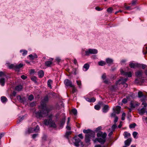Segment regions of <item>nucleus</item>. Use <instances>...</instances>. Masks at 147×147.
<instances>
[{"label": "nucleus", "instance_id": "nucleus-1", "mask_svg": "<svg viewBox=\"0 0 147 147\" xmlns=\"http://www.w3.org/2000/svg\"><path fill=\"white\" fill-rule=\"evenodd\" d=\"M53 109L51 106H48L44 109H41V110L36 112L35 115L37 118H41L45 117L48 115L49 113Z\"/></svg>", "mask_w": 147, "mask_h": 147}, {"label": "nucleus", "instance_id": "nucleus-2", "mask_svg": "<svg viewBox=\"0 0 147 147\" xmlns=\"http://www.w3.org/2000/svg\"><path fill=\"white\" fill-rule=\"evenodd\" d=\"M49 119H45L44 121V124L45 125H49L50 127H55L56 125L55 122L52 120L53 115L51 114L48 116Z\"/></svg>", "mask_w": 147, "mask_h": 147}, {"label": "nucleus", "instance_id": "nucleus-3", "mask_svg": "<svg viewBox=\"0 0 147 147\" xmlns=\"http://www.w3.org/2000/svg\"><path fill=\"white\" fill-rule=\"evenodd\" d=\"M49 98L48 95H46L45 96L43 99L41 100L40 104H41V109H44L47 108L48 106H47V104L49 101Z\"/></svg>", "mask_w": 147, "mask_h": 147}, {"label": "nucleus", "instance_id": "nucleus-4", "mask_svg": "<svg viewBox=\"0 0 147 147\" xmlns=\"http://www.w3.org/2000/svg\"><path fill=\"white\" fill-rule=\"evenodd\" d=\"M98 53L97 50L95 49H89L88 51H85V55L88 56L90 54H96Z\"/></svg>", "mask_w": 147, "mask_h": 147}, {"label": "nucleus", "instance_id": "nucleus-5", "mask_svg": "<svg viewBox=\"0 0 147 147\" xmlns=\"http://www.w3.org/2000/svg\"><path fill=\"white\" fill-rule=\"evenodd\" d=\"M39 130V127L38 125H37L36 127L34 129L32 128H30L29 129L28 131L29 133L32 132L33 130H34L35 132H38Z\"/></svg>", "mask_w": 147, "mask_h": 147}, {"label": "nucleus", "instance_id": "nucleus-6", "mask_svg": "<svg viewBox=\"0 0 147 147\" xmlns=\"http://www.w3.org/2000/svg\"><path fill=\"white\" fill-rule=\"evenodd\" d=\"M146 108L145 107H143L141 109H138V111L139 114L141 115H143L146 112Z\"/></svg>", "mask_w": 147, "mask_h": 147}, {"label": "nucleus", "instance_id": "nucleus-7", "mask_svg": "<svg viewBox=\"0 0 147 147\" xmlns=\"http://www.w3.org/2000/svg\"><path fill=\"white\" fill-rule=\"evenodd\" d=\"M64 82L65 85L67 86L73 87V85L71 81L68 79H66L65 80Z\"/></svg>", "mask_w": 147, "mask_h": 147}, {"label": "nucleus", "instance_id": "nucleus-8", "mask_svg": "<svg viewBox=\"0 0 147 147\" xmlns=\"http://www.w3.org/2000/svg\"><path fill=\"white\" fill-rule=\"evenodd\" d=\"M75 142L74 143L75 145L76 146H79V143L80 140L77 136H75L74 137Z\"/></svg>", "mask_w": 147, "mask_h": 147}, {"label": "nucleus", "instance_id": "nucleus-9", "mask_svg": "<svg viewBox=\"0 0 147 147\" xmlns=\"http://www.w3.org/2000/svg\"><path fill=\"white\" fill-rule=\"evenodd\" d=\"M122 74L124 75L127 76L128 77H130L132 76V74L130 71L127 72H125L123 71L122 70L121 71Z\"/></svg>", "mask_w": 147, "mask_h": 147}, {"label": "nucleus", "instance_id": "nucleus-10", "mask_svg": "<svg viewBox=\"0 0 147 147\" xmlns=\"http://www.w3.org/2000/svg\"><path fill=\"white\" fill-rule=\"evenodd\" d=\"M140 65L139 63H131L129 64V66L131 68L138 67H140Z\"/></svg>", "mask_w": 147, "mask_h": 147}, {"label": "nucleus", "instance_id": "nucleus-11", "mask_svg": "<svg viewBox=\"0 0 147 147\" xmlns=\"http://www.w3.org/2000/svg\"><path fill=\"white\" fill-rule=\"evenodd\" d=\"M96 141H98L99 142L102 144L105 143V142L106 140L105 139H104L103 138L102 139L101 138H96L95 139V141H94V142H96Z\"/></svg>", "mask_w": 147, "mask_h": 147}, {"label": "nucleus", "instance_id": "nucleus-12", "mask_svg": "<svg viewBox=\"0 0 147 147\" xmlns=\"http://www.w3.org/2000/svg\"><path fill=\"white\" fill-rule=\"evenodd\" d=\"M23 66V64L22 63H20L18 65H15L14 69L16 71H19V69L22 67Z\"/></svg>", "mask_w": 147, "mask_h": 147}, {"label": "nucleus", "instance_id": "nucleus-13", "mask_svg": "<svg viewBox=\"0 0 147 147\" xmlns=\"http://www.w3.org/2000/svg\"><path fill=\"white\" fill-rule=\"evenodd\" d=\"M106 61L109 65H110L113 64V60L110 58H107L106 59Z\"/></svg>", "mask_w": 147, "mask_h": 147}, {"label": "nucleus", "instance_id": "nucleus-14", "mask_svg": "<svg viewBox=\"0 0 147 147\" xmlns=\"http://www.w3.org/2000/svg\"><path fill=\"white\" fill-rule=\"evenodd\" d=\"M109 109V106L107 105H105L102 108V111L104 113H107Z\"/></svg>", "mask_w": 147, "mask_h": 147}, {"label": "nucleus", "instance_id": "nucleus-15", "mask_svg": "<svg viewBox=\"0 0 147 147\" xmlns=\"http://www.w3.org/2000/svg\"><path fill=\"white\" fill-rule=\"evenodd\" d=\"M23 89V86L21 85H19L16 86L15 88V90L18 91H21Z\"/></svg>", "mask_w": 147, "mask_h": 147}, {"label": "nucleus", "instance_id": "nucleus-16", "mask_svg": "<svg viewBox=\"0 0 147 147\" xmlns=\"http://www.w3.org/2000/svg\"><path fill=\"white\" fill-rule=\"evenodd\" d=\"M135 75L137 78H142V71H138L136 72Z\"/></svg>", "mask_w": 147, "mask_h": 147}, {"label": "nucleus", "instance_id": "nucleus-17", "mask_svg": "<svg viewBox=\"0 0 147 147\" xmlns=\"http://www.w3.org/2000/svg\"><path fill=\"white\" fill-rule=\"evenodd\" d=\"M117 85L118 84H117L116 83L115 85L112 86L110 88L111 90L114 91L117 90Z\"/></svg>", "mask_w": 147, "mask_h": 147}, {"label": "nucleus", "instance_id": "nucleus-18", "mask_svg": "<svg viewBox=\"0 0 147 147\" xmlns=\"http://www.w3.org/2000/svg\"><path fill=\"white\" fill-rule=\"evenodd\" d=\"M52 61L53 60V59H51ZM52 61H47L45 62V65L48 67H51V65L52 64Z\"/></svg>", "mask_w": 147, "mask_h": 147}, {"label": "nucleus", "instance_id": "nucleus-19", "mask_svg": "<svg viewBox=\"0 0 147 147\" xmlns=\"http://www.w3.org/2000/svg\"><path fill=\"white\" fill-rule=\"evenodd\" d=\"M38 75L40 78H42L44 76V72L42 70L39 71L38 73Z\"/></svg>", "mask_w": 147, "mask_h": 147}, {"label": "nucleus", "instance_id": "nucleus-20", "mask_svg": "<svg viewBox=\"0 0 147 147\" xmlns=\"http://www.w3.org/2000/svg\"><path fill=\"white\" fill-rule=\"evenodd\" d=\"M17 98L19 101L21 102H23L25 100V98L24 97H21L20 95L18 96L17 97Z\"/></svg>", "mask_w": 147, "mask_h": 147}, {"label": "nucleus", "instance_id": "nucleus-21", "mask_svg": "<svg viewBox=\"0 0 147 147\" xmlns=\"http://www.w3.org/2000/svg\"><path fill=\"white\" fill-rule=\"evenodd\" d=\"M121 107L119 106H117L115 109H113V110L116 111V113L117 114H119L120 111Z\"/></svg>", "mask_w": 147, "mask_h": 147}, {"label": "nucleus", "instance_id": "nucleus-22", "mask_svg": "<svg viewBox=\"0 0 147 147\" xmlns=\"http://www.w3.org/2000/svg\"><path fill=\"white\" fill-rule=\"evenodd\" d=\"M123 78H121L119 79L116 82V84H123L125 83V82H124V80H123Z\"/></svg>", "mask_w": 147, "mask_h": 147}, {"label": "nucleus", "instance_id": "nucleus-23", "mask_svg": "<svg viewBox=\"0 0 147 147\" xmlns=\"http://www.w3.org/2000/svg\"><path fill=\"white\" fill-rule=\"evenodd\" d=\"M131 138H128L127 140L125 141V144L126 146H129L131 142Z\"/></svg>", "mask_w": 147, "mask_h": 147}, {"label": "nucleus", "instance_id": "nucleus-24", "mask_svg": "<svg viewBox=\"0 0 147 147\" xmlns=\"http://www.w3.org/2000/svg\"><path fill=\"white\" fill-rule=\"evenodd\" d=\"M142 78H137L135 80V83L137 84H139L142 82Z\"/></svg>", "mask_w": 147, "mask_h": 147}, {"label": "nucleus", "instance_id": "nucleus-25", "mask_svg": "<svg viewBox=\"0 0 147 147\" xmlns=\"http://www.w3.org/2000/svg\"><path fill=\"white\" fill-rule=\"evenodd\" d=\"M65 116L64 117L62 118L61 121H60V126L61 127L63 126L65 123Z\"/></svg>", "mask_w": 147, "mask_h": 147}, {"label": "nucleus", "instance_id": "nucleus-26", "mask_svg": "<svg viewBox=\"0 0 147 147\" xmlns=\"http://www.w3.org/2000/svg\"><path fill=\"white\" fill-rule=\"evenodd\" d=\"M91 138L88 135L86 134L85 136V140L86 143L89 142L90 141V138Z\"/></svg>", "mask_w": 147, "mask_h": 147}, {"label": "nucleus", "instance_id": "nucleus-27", "mask_svg": "<svg viewBox=\"0 0 147 147\" xmlns=\"http://www.w3.org/2000/svg\"><path fill=\"white\" fill-rule=\"evenodd\" d=\"M90 137L94 138L95 137V134L94 132L91 130L89 134H87Z\"/></svg>", "mask_w": 147, "mask_h": 147}, {"label": "nucleus", "instance_id": "nucleus-28", "mask_svg": "<svg viewBox=\"0 0 147 147\" xmlns=\"http://www.w3.org/2000/svg\"><path fill=\"white\" fill-rule=\"evenodd\" d=\"M29 56L30 57V59L31 60L34 59H35L37 58L38 57V56L36 54H34V55L30 54L29 55Z\"/></svg>", "mask_w": 147, "mask_h": 147}, {"label": "nucleus", "instance_id": "nucleus-29", "mask_svg": "<svg viewBox=\"0 0 147 147\" xmlns=\"http://www.w3.org/2000/svg\"><path fill=\"white\" fill-rule=\"evenodd\" d=\"M5 83V80L4 78H1L0 79V84L2 86H4Z\"/></svg>", "mask_w": 147, "mask_h": 147}, {"label": "nucleus", "instance_id": "nucleus-30", "mask_svg": "<svg viewBox=\"0 0 147 147\" xmlns=\"http://www.w3.org/2000/svg\"><path fill=\"white\" fill-rule=\"evenodd\" d=\"M1 100L3 103H5L7 101V99L5 97L3 96L1 97Z\"/></svg>", "mask_w": 147, "mask_h": 147}, {"label": "nucleus", "instance_id": "nucleus-31", "mask_svg": "<svg viewBox=\"0 0 147 147\" xmlns=\"http://www.w3.org/2000/svg\"><path fill=\"white\" fill-rule=\"evenodd\" d=\"M89 65L88 63H86L85 64L84 66H83V68L84 69H85V70H84L85 71H87L88 69H89Z\"/></svg>", "mask_w": 147, "mask_h": 147}, {"label": "nucleus", "instance_id": "nucleus-32", "mask_svg": "<svg viewBox=\"0 0 147 147\" xmlns=\"http://www.w3.org/2000/svg\"><path fill=\"white\" fill-rule=\"evenodd\" d=\"M52 81L51 80H49L47 82V85L50 89H52L51 84L52 83Z\"/></svg>", "mask_w": 147, "mask_h": 147}, {"label": "nucleus", "instance_id": "nucleus-33", "mask_svg": "<svg viewBox=\"0 0 147 147\" xmlns=\"http://www.w3.org/2000/svg\"><path fill=\"white\" fill-rule=\"evenodd\" d=\"M20 53L23 52L22 55L23 56H24L27 55L28 51H27L25 50H21L20 51Z\"/></svg>", "mask_w": 147, "mask_h": 147}, {"label": "nucleus", "instance_id": "nucleus-34", "mask_svg": "<svg viewBox=\"0 0 147 147\" xmlns=\"http://www.w3.org/2000/svg\"><path fill=\"white\" fill-rule=\"evenodd\" d=\"M142 97V98L140 99V101L141 102H146V98H147V95H145Z\"/></svg>", "mask_w": 147, "mask_h": 147}, {"label": "nucleus", "instance_id": "nucleus-35", "mask_svg": "<svg viewBox=\"0 0 147 147\" xmlns=\"http://www.w3.org/2000/svg\"><path fill=\"white\" fill-rule=\"evenodd\" d=\"M143 92L141 91H139L138 93V97L139 98H141L144 96Z\"/></svg>", "mask_w": 147, "mask_h": 147}, {"label": "nucleus", "instance_id": "nucleus-36", "mask_svg": "<svg viewBox=\"0 0 147 147\" xmlns=\"http://www.w3.org/2000/svg\"><path fill=\"white\" fill-rule=\"evenodd\" d=\"M125 138H128L130 136V134L127 131H125L124 132L123 134Z\"/></svg>", "mask_w": 147, "mask_h": 147}, {"label": "nucleus", "instance_id": "nucleus-37", "mask_svg": "<svg viewBox=\"0 0 147 147\" xmlns=\"http://www.w3.org/2000/svg\"><path fill=\"white\" fill-rule=\"evenodd\" d=\"M98 64L99 65L102 66L105 65L106 63L104 61H102L99 62Z\"/></svg>", "mask_w": 147, "mask_h": 147}, {"label": "nucleus", "instance_id": "nucleus-38", "mask_svg": "<svg viewBox=\"0 0 147 147\" xmlns=\"http://www.w3.org/2000/svg\"><path fill=\"white\" fill-rule=\"evenodd\" d=\"M71 112L73 113L74 115H76L77 114V110L75 109H72Z\"/></svg>", "mask_w": 147, "mask_h": 147}, {"label": "nucleus", "instance_id": "nucleus-39", "mask_svg": "<svg viewBox=\"0 0 147 147\" xmlns=\"http://www.w3.org/2000/svg\"><path fill=\"white\" fill-rule=\"evenodd\" d=\"M31 79L32 81L34 82H37V78L35 76H32L31 77Z\"/></svg>", "mask_w": 147, "mask_h": 147}, {"label": "nucleus", "instance_id": "nucleus-40", "mask_svg": "<svg viewBox=\"0 0 147 147\" xmlns=\"http://www.w3.org/2000/svg\"><path fill=\"white\" fill-rule=\"evenodd\" d=\"M129 98V96H127L126 98H123L122 100V102L124 104L126 103L127 102V99Z\"/></svg>", "mask_w": 147, "mask_h": 147}, {"label": "nucleus", "instance_id": "nucleus-41", "mask_svg": "<svg viewBox=\"0 0 147 147\" xmlns=\"http://www.w3.org/2000/svg\"><path fill=\"white\" fill-rule=\"evenodd\" d=\"M71 134V131H67L66 133L65 136L67 139H68L69 136Z\"/></svg>", "mask_w": 147, "mask_h": 147}, {"label": "nucleus", "instance_id": "nucleus-42", "mask_svg": "<svg viewBox=\"0 0 147 147\" xmlns=\"http://www.w3.org/2000/svg\"><path fill=\"white\" fill-rule=\"evenodd\" d=\"M113 10V9L112 7H110L107 9V11L109 13H112Z\"/></svg>", "mask_w": 147, "mask_h": 147}, {"label": "nucleus", "instance_id": "nucleus-43", "mask_svg": "<svg viewBox=\"0 0 147 147\" xmlns=\"http://www.w3.org/2000/svg\"><path fill=\"white\" fill-rule=\"evenodd\" d=\"M89 100L88 101L90 102H94L96 100V99L94 97H92L90 99L88 98Z\"/></svg>", "mask_w": 147, "mask_h": 147}, {"label": "nucleus", "instance_id": "nucleus-44", "mask_svg": "<svg viewBox=\"0 0 147 147\" xmlns=\"http://www.w3.org/2000/svg\"><path fill=\"white\" fill-rule=\"evenodd\" d=\"M124 7L127 10H131L133 9L131 8V6H127L126 5H124Z\"/></svg>", "mask_w": 147, "mask_h": 147}, {"label": "nucleus", "instance_id": "nucleus-45", "mask_svg": "<svg viewBox=\"0 0 147 147\" xmlns=\"http://www.w3.org/2000/svg\"><path fill=\"white\" fill-rule=\"evenodd\" d=\"M91 130L90 129H87V130L84 129L83 130V132L84 133L88 134H89V133L90 132Z\"/></svg>", "mask_w": 147, "mask_h": 147}, {"label": "nucleus", "instance_id": "nucleus-46", "mask_svg": "<svg viewBox=\"0 0 147 147\" xmlns=\"http://www.w3.org/2000/svg\"><path fill=\"white\" fill-rule=\"evenodd\" d=\"M34 98V96L32 94H31L28 97V99L30 101H32L33 100Z\"/></svg>", "mask_w": 147, "mask_h": 147}, {"label": "nucleus", "instance_id": "nucleus-47", "mask_svg": "<svg viewBox=\"0 0 147 147\" xmlns=\"http://www.w3.org/2000/svg\"><path fill=\"white\" fill-rule=\"evenodd\" d=\"M76 82L77 85L79 86V87L81 88V81L80 80H77L76 81Z\"/></svg>", "mask_w": 147, "mask_h": 147}, {"label": "nucleus", "instance_id": "nucleus-48", "mask_svg": "<svg viewBox=\"0 0 147 147\" xmlns=\"http://www.w3.org/2000/svg\"><path fill=\"white\" fill-rule=\"evenodd\" d=\"M72 88V90L71 91V93L73 94L77 90L76 88L73 85V87H71Z\"/></svg>", "mask_w": 147, "mask_h": 147}, {"label": "nucleus", "instance_id": "nucleus-49", "mask_svg": "<svg viewBox=\"0 0 147 147\" xmlns=\"http://www.w3.org/2000/svg\"><path fill=\"white\" fill-rule=\"evenodd\" d=\"M139 64L140 65L139 66L140 67H138V68H140L142 67V69H145L146 67V65H145L142 64Z\"/></svg>", "mask_w": 147, "mask_h": 147}, {"label": "nucleus", "instance_id": "nucleus-50", "mask_svg": "<svg viewBox=\"0 0 147 147\" xmlns=\"http://www.w3.org/2000/svg\"><path fill=\"white\" fill-rule=\"evenodd\" d=\"M136 125V124L135 123L131 124L129 125V127L131 128H134L135 127Z\"/></svg>", "mask_w": 147, "mask_h": 147}, {"label": "nucleus", "instance_id": "nucleus-51", "mask_svg": "<svg viewBox=\"0 0 147 147\" xmlns=\"http://www.w3.org/2000/svg\"><path fill=\"white\" fill-rule=\"evenodd\" d=\"M107 134L106 133H104L103 134H102L101 135V137H102V138L104 139H105V138L107 136Z\"/></svg>", "mask_w": 147, "mask_h": 147}, {"label": "nucleus", "instance_id": "nucleus-52", "mask_svg": "<svg viewBox=\"0 0 147 147\" xmlns=\"http://www.w3.org/2000/svg\"><path fill=\"white\" fill-rule=\"evenodd\" d=\"M130 105L131 108H134L135 107V105H134L133 102L131 101L130 102Z\"/></svg>", "mask_w": 147, "mask_h": 147}, {"label": "nucleus", "instance_id": "nucleus-53", "mask_svg": "<svg viewBox=\"0 0 147 147\" xmlns=\"http://www.w3.org/2000/svg\"><path fill=\"white\" fill-rule=\"evenodd\" d=\"M100 105H95L94 106L95 109L96 110H99L100 109Z\"/></svg>", "mask_w": 147, "mask_h": 147}, {"label": "nucleus", "instance_id": "nucleus-54", "mask_svg": "<svg viewBox=\"0 0 147 147\" xmlns=\"http://www.w3.org/2000/svg\"><path fill=\"white\" fill-rule=\"evenodd\" d=\"M142 105H144L143 107H145L146 108L147 106V103L146 102H142Z\"/></svg>", "mask_w": 147, "mask_h": 147}, {"label": "nucleus", "instance_id": "nucleus-55", "mask_svg": "<svg viewBox=\"0 0 147 147\" xmlns=\"http://www.w3.org/2000/svg\"><path fill=\"white\" fill-rule=\"evenodd\" d=\"M138 134V133L136 131H134L133 133V136L134 137V138H136V136L137 134Z\"/></svg>", "mask_w": 147, "mask_h": 147}, {"label": "nucleus", "instance_id": "nucleus-56", "mask_svg": "<svg viewBox=\"0 0 147 147\" xmlns=\"http://www.w3.org/2000/svg\"><path fill=\"white\" fill-rule=\"evenodd\" d=\"M15 65L14 64H11L9 66V68L10 69H14Z\"/></svg>", "mask_w": 147, "mask_h": 147}, {"label": "nucleus", "instance_id": "nucleus-57", "mask_svg": "<svg viewBox=\"0 0 147 147\" xmlns=\"http://www.w3.org/2000/svg\"><path fill=\"white\" fill-rule=\"evenodd\" d=\"M101 129L102 127L101 126L98 127L96 129L95 131L96 132H99L101 130Z\"/></svg>", "mask_w": 147, "mask_h": 147}, {"label": "nucleus", "instance_id": "nucleus-58", "mask_svg": "<svg viewBox=\"0 0 147 147\" xmlns=\"http://www.w3.org/2000/svg\"><path fill=\"white\" fill-rule=\"evenodd\" d=\"M102 134V132L101 131H99L97 134V136L98 137L101 136V135Z\"/></svg>", "mask_w": 147, "mask_h": 147}, {"label": "nucleus", "instance_id": "nucleus-59", "mask_svg": "<svg viewBox=\"0 0 147 147\" xmlns=\"http://www.w3.org/2000/svg\"><path fill=\"white\" fill-rule=\"evenodd\" d=\"M125 113H123L121 117V120H124L125 119Z\"/></svg>", "mask_w": 147, "mask_h": 147}, {"label": "nucleus", "instance_id": "nucleus-60", "mask_svg": "<svg viewBox=\"0 0 147 147\" xmlns=\"http://www.w3.org/2000/svg\"><path fill=\"white\" fill-rule=\"evenodd\" d=\"M106 78V74L105 73L103 74L102 76V78L103 79V80H104Z\"/></svg>", "mask_w": 147, "mask_h": 147}, {"label": "nucleus", "instance_id": "nucleus-61", "mask_svg": "<svg viewBox=\"0 0 147 147\" xmlns=\"http://www.w3.org/2000/svg\"><path fill=\"white\" fill-rule=\"evenodd\" d=\"M2 76H6V75L3 72L1 71H0V77Z\"/></svg>", "mask_w": 147, "mask_h": 147}, {"label": "nucleus", "instance_id": "nucleus-62", "mask_svg": "<svg viewBox=\"0 0 147 147\" xmlns=\"http://www.w3.org/2000/svg\"><path fill=\"white\" fill-rule=\"evenodd\" d=\"M21 78L23 80H25L27 78V77L24 75H22L21 76Z\"/></svg>", "mask_w": 147, "mask_h": 147}, {"label": "nucleus", "instance_id": "nucleus-63", "mask_svg": "<svg viewBox=\"0 0 147 147\" xmlns=\"http://www.w3.org/2000/svg\"><path fill=\"white\" fill-rule=\"evenodd\" d=\"M117 127V126L116 124H114L112 125V128L113 130H114Z\"/></svg>", "mask_w": 147, "mask_h": 147}, {"label": "nucleus", "instance_id": "nucleus-64", "mask_svg": "<svg viewBox=\"0 0 147 147\" xmlns=\"http://www.w3.org/2000/svg\"><path fill=\"white\" fill-rule=\"evenodd\" d=\"M16 94V92L15 91H13L11 95L13 96H15Z\"/></svg>", "mask_w": 147, "mask_h": 147}]
</instances>
